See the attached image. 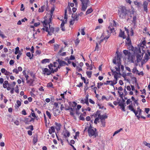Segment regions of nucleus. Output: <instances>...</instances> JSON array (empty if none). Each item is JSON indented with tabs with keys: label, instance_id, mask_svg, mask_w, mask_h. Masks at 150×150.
Here are the masks:
<instances>
[{
	"label": "nucleus",
	"instance_id": "obj_1",
	"mask_svg": "<svg viewBox=\"0 0 150 150\" xmlns=\"http://www.w3.org/2000/svg\"><path fill=\"white\" fill-rule=\"evenodd\" d=\"M112 61L114 64L117 65V67H115V68L117 71L120 72V66L122 70V71L124 70V67L123 65H121L120 56L118 54H117V56L115 57Z\"/></svg>",
	"mask_w": 150,
	"mask_h": 150
},
{
	"label": "nucleus",
	"instance_id": "obj_2",
	"mask_svg": "<svg viewBox=\"0 0 150 150\" xmlns=\"http://www.w3.org/2000/svg\"><path fill=\"white\" fill-rule=\"evenodd\" d=\"M43 23V24L44 27H45V31L48 33V35H51L54 31V28L52 27H50V24L51 23H47V20H44Z\"/></svg>",
	"mask_w": 150,
	"mask_h": 150
},
{
	"label": "nucleus",
	"instance_id": "obj_3",
	"mask_svg": "<svg viewBox=\"0 0 150 150\" xmlns=\"http://www.w3.org/2000/svg\"><path fill=\"white\" fill-rule=\"evenodd\" d=\"M127 14V11L126 7L123 6H120L118 13V14L120 18H123L126 16Z\"/></svg>",
	"mask_w": 150,
	"mask_h": 150
},
{
	"label": "nucleus",
	"instance_id": "obj_4",
	"mask_svg": "<svg viewBox=\"0 0 150 150\" xmlns=\"http://www.w3.org/2000/svg\"><path fill=\"white\" fill-rule=\"evenodd\" d=\"M88 134L90 137H92L93 138H95L98 136V133L96 128L93 129L90 126L88 128Z\"/></svg>",
	"mask_w": 150,
	"mask_h": 150
},
{
	"label": "nucleus",
	"instance_id": "obj_5",
	"mask_svg": "<svg viewBox=\"0 0 150 150\" xmlns=\"http://www.w3.org/2000/svg\"><path fill=\"white\" fill-rule=\"evenodd\" d=\"M54 10V7H52L50 13L47 14L46 16L45 17V20H47V23H49L51 22L53 14V13Z\"/></svg>",
	"mask_w": 150,
	"mask_h": 150
},
{
	"label": "nucleus",
	"instance_id": "obj_6",
	"mask_svg": "<svg viewBox=\"0 0 150 150\" xmlns=\"http://www.w3.org/2000/svg\"><path fill=\"white\" fill-rule=\"evenodd\" d=\"M81 2V11H85L89 4V0H80Z\"/></svg>",
	"mask_w": 150,
	"mask_h": 150
},
{
	"label": "nucleus",
	"instance_id": "obj_7",
	"mask_svg": "<svg viewBox=\"0 0 150 150\" xmlns=\"http://www.w3.org/2000/svg\"><path fill=\"white\" fill-rule=\"evenodd\" d=\"M128 45V49L129 50H131L132 51L134 52V53H140V48H134L131 45Z\"/></svg>",
	"mask_w": 150,
	"mask_h": 150
},
{
	"label": "nucleus",
	"instance_id": "obj_8",
	"mask_svg": "<svg viewBox=\"0 0 150 150\" xmlns=\"http://www.w3.org/2000/svg\"><path fill=\"white\" fill-rule=\"evenodd\" d=\"M144 52V50H143V51H142V52H141V48H140V53L139 52L138 53H134L137 55L136 56L137 60L138 62H139L142 59Z\"/></svg>",
	"mask_w": 150,
	"mask_h": 150
},
{
	"label": "nucleus",
	"instance_id": "obj_9",
	"mask_svg": "<svg viewBox=\"0 0 150 150\" xmlns=\"http://www.w3.org/2000/svg\"><path fill=\"white\" fill-rule=\"evenodd\" d=\"M113 26L112 25H110L108 28L109 30L107 31L108 32V33L109 31H110V33H110V34H111V33L114 32L115 31V28L113 27L115 26H116V24L115 21L114 20L113 21Z\"/></svg>",
	"mask_w": 150,
	"mask_h": 150
},
{
	"label": "nucleus",
	"instance_id": "obj_10",
	"mask_svg": "<svg viewBox=\"0 0 150 150\" xmlns=\"http://www.w3.org/2000/svg\"><path fill=\"white\" fill-rule=\"evenodd\" d=\"M134 11H132V13H130V17L132 16H131L132 15H133V19L132 21L133 23L135 24L136 23V20L138 18V15L136 13L134 14Z\"/></svg>",
	"mask_w": 150,
	"mask_h": 150
},
{
	"label": "nucleus",
	"instance_id": "obj_11",
	"mask_svg": "<svg viewBox=\"0 0 150 150\" xmlns=\"http://www.w3.org/2000/svg\"><path fill=\"white\" fill-rule=\"evenodd\" d=\"M142 111L140 108L139 107L137 108V110H135V112H134L136 116L137 117L138 119H139L140 117V115L141 114Z\"/></svg>",
	"mask_w": 150,
	"mask_h": 150
},
{
	"label": "nucleus",
	"instance_id": "obj_12",
	"mask_svg": "<svg viewBox=\"0 0 150 150\" xmlns=\"http://www.w3.org/2000/svg\"><path fill=\"white\" fill-rule=\"evenodd\" d=\"M62 134L65 139L69 137L70 136V132L67 130L64 131L62 133Z\"/></svg>",
	"mask_w": 150,
	"mask_h": 150
},
{
	"label": "nucleus",
	"instance_id": "obj_13",
	"mask_svg": "<svg viewBox=\"0 0 150 150\" xmlns=\"http://www.w3.org/2000/svg\"><path fill=\"white\" fill-rule=\"evenodd\" d=\"M43 72L44 74L47 75H49L52 73L50 70L47 68H44L43 70Z\"/></svg>",
	"mask_w": 150,
	"mask_h": 150
},
{
	"label": "nucleus",
	"instance_id": "obj_14",
	"mask_svg": "<svg viewBox=\"0 0 150 150\" xmlns=\"http://www.w3.org/2000/svg\"><path fill=\"white\" fill-rule=\"evenodd\" d=\"M111 70L112 73V74L114 76V79H117L118 78V75L120 74V72H117L115 71H114L113 70L111 69Z\"/></svg>",
	"mask_w": 150,
	"mask_h": 150
},
{
	"label": "nucleus",
	"instance_id": "obj_15",
	"mask_svg": "<svg viewBox=\"0 0 150 150\" xmlns=\"http://www.w3.org/2000/svg\"><path fill=\"white\" fill-rule=\"evenodd\" d=\"M148 2L145 1H144L143 4V6L144 11L147 12L148 11V9L147 8V6L148 4Z\"/></svg>",
	"mask_w": 150,
	"mask_h": 150
},
{
	"label": "nucleus",
	"instance_id": "obj_16",
	"mask_svg": "<svg viewBox=\"0 0 150 150\" xmlns=\"http://www.w3.org/2000/svg\"><path fill=\"white\" fill-rule=\"evenodd\" d=\"M76 108H69L68 109H67V110H70V115H71L74 116V113L73 112L74 111H76Z\"/></svg>",
	"mask_w": 150,
	"mask_h": 150
},
{
	"label": "nucleus",
	"instance_id": "obj_17",
	"mask_svg": "<svg viewBox=\"0 0 150 150\" xmlns=\"http://www.w3.org/2000/svg\"><path fill=\"white\" fill-rule=\"evenodd\" d=\"M131 111H132L134 113L135 112V109L134 108V106L132 103L127 107Z\"/></svg>",
	"mask_w": 150,
	"mask_h": 150
},
{
	"label": "nucleus",
	"instance_id": "obj_18",
	"mask_svg": "<svg viewBox=\"0 0 150 150\" xmlns=\"http://www.w3.org/2000/svg\"><path fill=\"white\" fill-rule=\"evenodd\" d=\"M89 95L88 94H87L85 98L84 99V100H81V103H82L84 102V103H85L87 105H88L89 103L88 101V98Z\"/></svg>",
	"mask_w": 150,
	"mask_h": 150
},
{
	"label": "nucleus",
	"instance_id": "obj_19",
	"mask_svg": "<svg viewBox=\"0 0 150 150\" xmlns=\"http://www.w3.org/2000/svg\"><path fill=\"white\" fill-rule=\"evenodd\" d=\"M100 110H97L96 112H95L93 115V116L95 118L99 117L100 116Z\"/></svg>",
	"mask_w": 150,
	"mask_h": 150
},
{
	"label": "nucleus",
	"instance_id": "obj_20",
	"mask_svg": "<svg viewBox=\"0 0 150 150\" xmlns=\"http://www.w3.org/2000/svg\"><path fill=\"white\" fill-rule=\"evenodd\" d=\"M56 61L58 62L60 66H64V63H65V62L64 61L61 60L59 59H58Z\"/></svg>",
	"mask_w": 150,
	"mask_h": 150
},
{
	"label": "nucleus",
	"instance_id": "obj_21",
	"mask_svg": "<svg viewBox=\"0 0 150 150\" xmlns=\"http://www.w3.org/2000/svg\"><path fill=\"white\" fill-rule=\"evenodd\" d=\"M124 32L122 31L121 29L120 30V32L119 35V36L123 38V39H125L126 36L124 35Z\"/></svg>",
	"mask_w": 150,
	"mask_h": 150
},
{
	"label": "nucleus",
	"instance_id": "obj_22",
	"mask_svg": "<svg viewBox=\"0 0 150 150\" xmlns=\"http://www.w3.org/2000/svg\"><path fill=\"white\" fill-rule=\"evenodd\" d=\"M146 42L145 40L143 41L142 43H140V46L139 48H141V50L143 51L144 50L143 49L144 46L146 45Z\"/></svg>",
	"mask_w": 150,
	"mask_h": 150
},
{
	"label": "nucleus",
	"instance_id": "obj_23",
	"mask_svg": "<svg viewBox=\"0 0 150 150\" xmlns=\"http://www.w3.org/2000/svg\"><path fill=\"white\" fill-rule=\"evenodd\" d=\"M123 53L125 55L127 56L128 59L129 58L130 56L131 55V53L128 50H124L123 51Z\"/></svg>",
	"mask_w": 150,
	"mask_h": 150
},
{
	"label": "nucleus",
	"instance_id": "obj_24",
	"mask_svg": "<svg viewBox=\"0 0 150 150\" xmlns=\"http://www.w3.org/2000/svg\"><path fill=\"white\" fill-rule=\"evenodd\" d=\"M126 41H125L126 44L127 45H130L131 44V41L129 36H128L127 38L126 39Z\"/></svg>",
	"mask_w": 150,
	"mask_h": 150
},
{
	"label": "nucleus",
	"instance_id": "obj_25",
	"mask_svg": "<svg viewBox=\"0 0 150 150\" xmlns=\"http://www.w3.org/2000/svg\"><path fill=\"white\" fill-rule=\"evenodd\" d=\"M99 117L101 120H104L105 119L107 118L108 116L106 114L103 115H100V116H99Z\"/></svg>",
	"mask_w": 150,
	"mask_h": 150
},
{
	"label": "nucleus",
	"instance_id": "obj_26",
	"mask_svg": "<svg viewBox=\"0 0 150 150\" xmlns=\"http://www.w3.org/2000/svg\"><path fill=\"white\" fill-rule=\"evenodd\" d=\"M117 79H114L113 81H112V83L110 84V85L113 86L114 85L116 84L117 83Z\"/></svg>",
	"mask_w": 150,
	"mask_h": 150
},
{
	"label": "nucleus",
	"instance_id": "obj_27",
	"mask_svg": "<svg viewBox=\"0 0 150 150\" xmlns=\"http://www.w3.org/2000/svg\"><path fill=\"white\" fill-rule=\"evenodd\" d=\"M53 67V64H50V65H48V67L50 69V71L51 72V73H54V70L53 68H51V67Z\"/></svg>",
	"mask_w": 150,
	"mask_h": 150
},
{
	"label": "nucleus",
	"instance_id": "obj_28",
	"mask_svg": "<svg viewBox=\"0 0 150 150\" xmlns=\"http://www.w3.org/2000/svg\"><path fill=\"white\" fill-rule=\"evenodd\" d=\"M45 8V6L44 5L42 6L41 8H40L38 9V12H42L44 11Z\"/></svg>",
	"mask_w": 150,
	"mask_h": 150
},
{
	"label": "nucleus",
	"instance_id": "obj_29",
	"mask_svg": "<svg viewBox=\"0 0 150 150\" xmlns=\"http://www.w3.org/2000/svg\"><path fill=\"white\" fill-rule=\"evenodd\" d=\"M27 81V83L29 84L30 86L32 85L34 81V80L32 79H30V80Z\"/></svg>",
	"mask_w": 150,
	"mask_h": 150
},
{
	"label": "nucleus",
	"instance_id": "obj_30",
	"mask_svg": "<svg viewBox=\"0 0 150 150\" xmlns=\"http://www.w3.org/2000/svg\"><path fill=\"white\" fill-rule=\"evenodd\" d=\"M50 62V59H43L41 61V63L42 64H45L47 63Z\"/></svg>",
	"mask_w": 150,
	"mask_h": 150
},
{
	"label": "nucleus",
	"instance_id": "obj_31",
	"mask_svg": "<svg viewBox=\"0 0 150 150\" xmlns=\"http://www.w3.org/2000/svg\"><path fill=\"white\" fill-rule=\"evenodd\" d=\"M49 132L50 134H51L52 133L54 132L55 131L54 127L53 126L51 127H50V129H49Z\"/></svg>",
	"mask_w": 150,
	"mask_h": 150
},
{
	"label": "nucleus",
	"instance_id": "obj_32",
	"mask_svg": "<svg viewBox=\"0 0 150 150\" xmlns=\"http://www.w3.org/2000/svg\"><path fill=\"white\" fill-rule=\"evenodd\" d=\"M60 45L57 44H55L54 45V51H57L59 48Z\"/></svg>",
	"mask_w": 150,
	"mask_h": 150
},
{
	"label": "nucleus",
	"instance_id": "obj_33",
	"mask_svg": "<svg viewBox=\"0 0 150 150\" xmlns=\"http://www.w3.org/2000/svg\"><path fill=\"white\" fill-rule=\"evenodd\" d=\"M92 72V71H87L86 72V74L88 78H91Z\"/></svg>",
	"mask_w": 150,
	"mask_h": 150
},
{
	"label": "nucleus",
	"instance_id": "obj_34",
	"mask_svg": "<svg viewBox=\"0 0 150 150\" xmlns=\"http://www.w3.org/2000/svg\"><path fill=\"white\" fill-rule=\"evenodd\" d=\"M132 72L134 74L135 73H137L138 72H139V71L138 70H137V67H134L132 69Z\"/></svg>",
	"mask_w": 150,
	"mask_h": 150
},
{
	"label": "nucleus",
	"instance_id": "obj_35",
	"mask_svg": "<svg viewBox=\"0 0 150 150\" xmlns=\"http://www.w3.org/2000/svg\"><path fill=\"white\" fill-rule=\"evenodd\" d=\"M93 9L92 8H91L89 9H88V10L86 12V15L88 14L91 13L93 11Z\"/></svg>",
	"mask_w": 150,
	"mask_h": 150
},
{
	"label": "nucleus",
	"instance_id": "obj_36",
	"mask_svg": "<svg viewBox=\"0 0 150 150\" xmlns=\"http://www.w3.org/2000/svg\"><path fill=\"white\" fill-rule=\"evenodd\" d=\"M67 19H64L62 20L61 26H64V24L67 23Z\"/></svg>",
	"mask_w": 150,
	"mask_h": 150
},
{
	"label": "nucleus",
	"instance_id": "obj_37",
	"mask_svg": "<svg viewBox=\"0 0 150 150\" xmlns=\"http://www.w3.org/2000/svg\"><path fill=\"white\" fill-rule=\"evenodd\" d=\"M29 118H25L24 122H25V124H29Z\"/></svg>",
	"mask_w": 150,
	"mask_h": 150
},
{
	"label": "nucleus",
	"instance_id": "obj_38",
	"mask_svg": "<svg viewBox=\"0 0 150 150\" xmlns=\"http://www.w3.org/2000/svg\"><path fill=\"white\" fill-rule=\"evenodd\" d=\"M104 84V83H102L101 82H98L97 83V87L98 89L100 88V86H103Z\"/></svg>",
	"mask_w": 150,
	"mask_h": 150
},
{
	"label": "nucleus",
	"instance_id": "obj_39",
	"mask_svg": "<svg viewBox=\"0 0 150 150\" xmlns=\"http://www.w3.org/2000/svg\"><path fill=\"white\" fill-rule=\"evenodd\" d=\"M32 110V112L31 113V115L32 116L35 118H37V117L36 116V115H35V114L34 112V111L33 110Z\"/></svg>",
	"mask_w": 150,
	"mask_h": 150
},
{
	"label": "nucleus",
	"instance_id": "obj_40",
	"mask_svg": "<svg viewBox=\"0 0 150 150\" xmlns=\"http://www.w3.org/2000/svg\"><path fill=\"white\" fill-rule=\"evenodd\" d=\"M19 47H16L15 48V54H17L18 52L20 51Z\"/></svg>",
	"mask_w": 150,
	"mask_h": 150
},
{
	"label": "nucleus",
	"instance_id": "obj_41",
	"mask_svg": "<svg viewBox=\"0 0 150 150\" xmlns=\"http://www.w3.org/2000/svg\"><path fill=\"white\" fill-rule=\"evenodd\" d=\"M99 119H100L99 117L96 118L94 121V123L96 124H97L98 122H99Z\"/></svg>",
	"mask_w": 150,
	"mask_h": 150
},
{
	"label": "nucleus",
	"instance_id": "obj_42",
	"mask_svg": "<svg viewBox=\"0 0 150 150\" xmlns=\"http://www.w3.org/2000/svg\"><path fill=\"white\" fill-rule=\"evenodd\" d=\"M46 114L47 115L49 119H51V114H50V112H49L48 111H46Z\"/></svg>",
	"mask_w": 150,
	"mask_h": 150
},
{
	"label": "nucleus",
	"instance_id": "obj_43",
	"mask_svg": "<svg viewBox=\"0 0 150 150\" xmlns=\"http://www.w3.org/2000/svg\"><path fill=\"white\" fill-rule=\"evenodd\" d=\"M122 130V129L121 128H120V129L115 131L114 132V133L113 136H114L115 134H117V133H119V132H120Z\"/></svg>",
	"mask_w": 150,
	"mask_h": 150
},
{
	"label": "nucleus",
	"instance_id": "obj_44",
	"mask_svg": "<svg viewBox=\"0 0 150 150\" xmlns=\"http://www.w3.org/2000/svg\"><path fill=\"white\" fill-rule=\"evenodd\" d=\"M112 83V81H107L105 82L104 83V84L107 85H109Z\"/></svg>",
	"mask_w": 150,
	"mask_h": 150
},
{
	"label": "nucleus",
	"instance_id": "obj_45",
	"mask_svg": "<svg viewBox=\"0 0 150 150\" xmlns=\"http://www.w3.org/2000/svg\"><path fill=\"white\" fill-rule=\"evenodd\" d=\"M67 9H65V12H64V19H67Z\"/></svg>",
	"mask_w": 150,
	"mask_h": 150
},
{
	"label": "nucleus",
	"instance_id": "obj_46",
	"mask_svg": "<svg viewBox=\"0 0 150 150\" xmlns=\"http://www.w3.org/2000/svg\"><path fill=\"white\" fill-rule=\"evenodd\" d=\"M134 4L135 5H137V7H140V4L139 2H138L137 1H134Z\"/></svg>",
	"mask_w": 150,
	"mask_h": 150
},
{
	"label": "nucleus",
	"instance_id": "obj_47",
	"mask_svg": "<svg viewBox=\"0 0 150 150\" xmlns=\"http://www.w3.org/2000/svg\"><path fill=\"white\" fill-rule=\"evenodd\" d=\"M14 90L15 92L17 93H19L18 87V85L16 86Z\"/></svg>",
	"mask_w": 150,
	"mask_h": 150
},
{
	"label": "nucleus",
	"instance_id": "obj_48",
	"mask_svg": "<svg viewBox=\"0 0 150 150\" xmlns=\"http://www.w3.org/2000/svg\"><path fill=\"white\" fill-rule=\"evenodd\" d=\"M144 59L147 61L150 58L149 57V56L148 55V54L146 53L144 57Z\"/></svg>",
	"mask_w": 150,
	"mask_h": 150
},
{
	"label": "nucleus",
	"instance_id": "obj_49",
	"mask_svg": "<svg viewBox=\"0 0 150 150\" xmlns=\"http://www.w3.org/2000/svg\"><path fill=\"white\" fill-rule=\"evenodd\" d=\"M99 47L98 46V43L96 42V45L95 48V50L94 51H98L99 50Z\"/></svg>",
	"mask_w": 150,
	"mask_h": 150
},
{
	"label": "nucleus",
	"instance_id": "obj_50",
	"mask_svg": "<svg viewBox=\"0 0 150 150\" xmlns=\"http://www.w3.org/2000/svg\"><path fill=\"white\" fill-rule=\"evenodd\" d=\"M0 36L2 38H5L6 37L3 34V33L0 30Z\"/></svg>",
	"mask_w": 150,
	"mask_h": 150
},
{
	"label": "nucleus",
	"instance_id": "obj_51",
	"mask_svg": "<svg viewBox=\"0 0 150 150\" xmlns=\"http://www.w3.org/2000/svg\"><path fill=\"white\" fill-rule=\"evenodd\" d=\"M47 86L48 87L52 88L53 87V85L52 83V82H50L49 83L47 84Z\"/></svg>",
	"mask_w": 150,
	"mask_h": 150
},
{
	"label": "nucleus",
	"instance_id": "obj_52",
	"mask_svg": "<svg viewBox=\"0 0 150 150\" xmlns=\"http://www.w3.org/2000/svg\"><path fill=\"white\" fill-rule=\"evenodd\" d=\"M13 72L14 73H15L16 74H18L19 73L17 69H13Z\"/></svg>",
	"mask_w": 150,
	"mask_h": 150
},
{
	"label": "nucleus",
	"instance_id": "obj_53",
	"mask_svg": "<svg viewBox=\"0 0 150 150\" xmlns=\"http://www.w3.org/2000/svg\"><path fill=\"white\" fill-rule=\"evenodd\" d=\"M16 103L17 105V107H19L21 105V102L19 100H17L16 101Z\"/></svg>",
	"mask_w": 150,
	"mask_h": 150
},
{
	"label": "nucleus",
	"instance_id": "obj_54",
	"mask_svg": "<svg viewBox=\"0 0 150 150\" xmlns=\"http://www.w3.org/2000/svg\"><path fill=\"white\" fill-rule=\"evenodd\" d=\"M81 78L82 79V80H83L84 82L86 83V85L88 83V82H86V80L84 77H82L81 76Z\"/></svg>",
	"mask_w": 150,
	"mask_h": 150
},
{
	"label": "nucleus",
	"instance_id": "obj_55",
	"mask_svg": "<svg viewBox=\"0 0 150 150\" xmlns=\"http://www.w3.org/2000/svg\"><path fill=\"white\" fill-rule=\"evenodd\" d=\"M81 34L82 35H84L85 34V33L84 31V29L83 28L81 29Z\"/></svg>",
	"mask_w": 150,
	"mask_h": 150
},
{
	"label": "nucleus",
	"instance_id": "obj_56",
	"mask_svg": "<svg viewBox=\"0 0 150 150\" xmlns=\"http://www.w3.org/2000/svg\"><path fill=\"white\" fill-rule=\"evenodd\" d=\"M72 106L73 108H75L77 105V103L74 101L72 102Z\"/></svg>",
	"mask_w": 150,
	"mask_h": 150
},
{
	"label": "nucleus",
	"instance_id": "obj_57",
	"mask_svg": "<svg viewBox=\"0 0 150 150\" xmlns=\"http://www.w3.org/2000/svg\"><path fill=\"white\" fill-rule=\"evenodd\" d=\"M110 36V33L108 34V35L106 36L103 39L104 40H107Z\"/></svg>",
	"mask_w": 150,
	"mask_h": 150
},
{
	"label": "nucleus",
	"instance_id": "obj_58",
	"mask_svg": "<svg viewBox=\"0 0 150 150\" xmlns=\"http://www.w3.org/2000/svg\"><path fill=\"white\" fill-rule=\"evenodd\" d=\"M132 101L130 99H128L126 101V104L127 105L129 104L130 103H131Z\"/></svg>",
	"mask_w": 150,
	"mask_h": 150
},
{
	"label": "nucleus",
	"instance_id": "obj_59",
	"mask_svg": "<svg viewBox=\"0 0 150 150\" xmlns=\"http://www.w3.org/2000/svg\"><path fill=\"white\" fill-rule=\"evenodd\" d=\"M28 128L30 129L31 131H33L34 129L33 126L32 125L29 126Z\"/></svg>",
	"mask_w": 150,
	"mask_h": 150
},
{
	"label": "nucleus",
	"instance_id": "obj_60",
	"mask_svg": "<svg viewBox=\"0 0 150 150\" xmlns=\"http://www.w3.org/2000/svg\"><path fill=\"white\" fill-rule=\"evenodd\" d=\"M92 89L93 90L94 92L95 93V94H96V90H97V87H94L93 88H92Z\"/></svg>",
	"mask_w": 150,
	"mask_h": 150
},
{
	"label": "nucleus",
	"instance_id": "obj_61",
	"mask_svg": "<svg viewBox=\"0 0 150 150\" xmlns=\"http://www.w3.org/2000/svg\"><path fill=\"white\" fill-rule=\"evenodd\" d=\"M22 114L24 115H26L27 114L25 110L23 109L22 111Z\"/></svg>",
	"mask_w": 150,
	"mask_h": 150
},
{
	"label": "nucleus",
	"instance_id": "obj_62",
	"mask_svg": "<svg viewBox=\"0 0 150 150\" xmlns=\"http://www.w3.org/2000/svg\"><path fill=\"white\" fill-rule=\"evenodd\" d=\"M79 120H80L84 121L85 120V118L84 117L81 115L79 117Z\"/></svg>",
	"mask_w": 150,
	"mask_h": 150
},
{
	"label": "nucleus",
	"instance_id": "obj_63",
	"mask_svg": "<svg viewBox=\"0 0 150 150\" xmlns=\"http://www.w3.org/2000/svg\"><path fill=\"white\" fill-rule=\"evenodd\" d=\"M118 93L119 94L121 98H122L123 96V93L122 92H120L119 91H118Z\"/></svg>",
	"mask_w": 150,
	"mask_h": 150
},
{
	"label": "nucleus",
	"instance_id": "obj_64",
	"mask_svg": "<svg viewBox=\"0 0 150 150\" xmlns=\"http://www.w3.org/2000/svg\"><path fill=\"white\" fill-rule=\"evenodd\" d=\"M76 68L77 70L79 72H80L81 71H82V69H81V68H80V67H78V66H77L76 67Z\"/></svg>",
	"mask_w": 150,
	"mask_h": 150
}]
</instances>
